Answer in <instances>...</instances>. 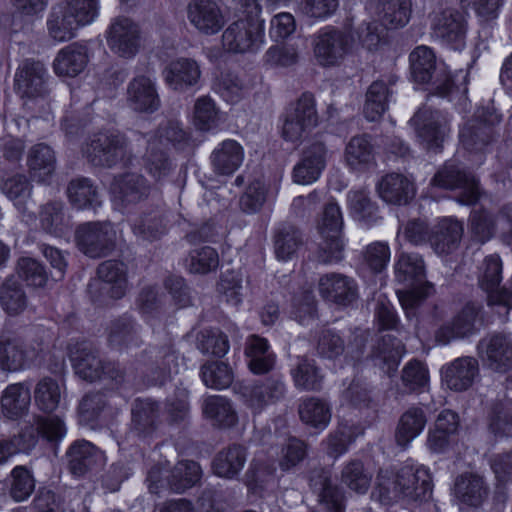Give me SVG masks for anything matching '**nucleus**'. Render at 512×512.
Masks as SVG:
<instances>
[{
  "mask_svg": "<svg viewBox=\"0 0 512 512\" xmlns=\"http://www.w3.org/2000/svg\"><path fill=\"white\" fill-rule=\"evenodd\" d=\"M431 27L433 34L452 49L460 50L465 46L467 25L460 12L446 9L436 13Z\"/></svg>",
  "mask_w": 512,
  "mask_h": 512,
  "instance_id": "aec40b11",
  "label": "nucleus"
},
{
  "mask_svg": "<svg viewBox=\"0 0 512 512\" xmlns=\"http://www.w3.org/2000/svg\"><path fill=\"white\" fill-rule=\"evenodd\" d=\"M43 66H21L15 74V89L22 98H37L47 94Z\"/></svg>",
  "mask_w": 512,
  "mask_h": 512,
  "instance_id": "e433bc0d",
  "label": "nucleus"
},
{
  "mask_svg": "<svg viewBox=\"0 0 512 512\" xmlns=\"http://www.w3.org/2000/svg\"><path fill=\"white\" fill-rule=\"evenodd\" d=\"M247 460L246 448L242 445L233 444L222 449L214 458L212 468L215 475L233 479L236 477Z\"/></svg>",
  "mask_w": 512,
  "mask_h": 512,
  "instance_id": "a19ab883",
  "label": "nucleus"
},
{
  "mask_svg": "<svg viewBox=\"0 0 512 512\" xmlns=\"http://www.w3.org/2000/svg\"><path fill=\"white\" fill-rule=\"evenodd\" d=\"M117 233L111 222H88L76 230V242L80 251L91 258L111 253L116 246Z\"/></svg>",
  "mask_w": 512,
  "mask_h": 512,
  "instance_id": "1a4fd4ad",
  "label": "nucleus"
},
{
  "mask_svg": "<svg viewBox=\"0 0 512 512\" xmlns=\"http://www.w3.org/2000/svg\"><path fill=\"white\" fill-rule=\"evenodd\" d=\"M100 0H61L51 8L47 30L51 39L66 42L99 16Z\"/></svg>",
  "mask_w": 512,
  "mask_h": 512,
  "instance_id": "7ed1b4c3",
  "label": "nucleus"
},
{
  "mask_svg": "<svg viewBox=\"0 0 512 512\" xmlns=\"http://www.w3.org/2000/svg\"><path fill=\"white\" fill-rule=\"evenodd\" d=\"M139 328L140 326L128 316L112 321L108 334L110 346L119 350L139 346L142 342Z\"/></svg>",
  "mask_w": 512,
  "mask_h": 512,
  "instance_id": "c03bdc74",
  "label": "nucleus"
},
{
  "mask_svg": "<svg viewBox=\"0 0 512 512\" xmlns=\"http://www.w3.org/2000/svg\"><path fill=\"white\" fill-rule=\"evenodd\" d=\"M482 306L469 302L452 318L441 325L435 332V341L441 345L469 337L477 332L476 323L480 318Z\"/></svg>",
  "mask_w": 512,
  "mask_h": 512,
  "instance_id": "2eb2a0df",
  "label": "nucleus"
},
{
  "mask_svg": "<svg viewBox=\"0 0 512 512\" xmlns=\"http://www.w3.org/2000/svg\"><path fill=\"white\" fill-rule=\"evenodd\" d=\"M318 292L325 301L344 307L352 305L359 297L356 280L336 272L320 276Z\"/></svg>",
  "mask_w": 512,
  "mask_h": 512,
  "instance_id": "dca6fc26",
  "label": "nucleus"
},
{
  "mask_svg": "<svg viewBox=\"0 0 512 512\" xmlns=\"http://www.w3.org/2000/svg\"><path fill=\"white\" fill-rule=\"evenodd\" d=\"M75 373L83 380L94 382L110 379L115 384L124 380V373L116 363L106 362L98 351L88 343L76 344L70 352Z\"/></svg>",
  "mask_w": 512,
  "mask_h": 512,
  "instance_id": "423d86ee",
  "label": "nucleus"
},
{
  "mask_svg": "<svg viewBox=\"0 0 512 512\" xmlns=\"http://www.w3.org/2000/svg\"><path fill=\"white\" fill-rule=\"evenodd\" d=\"M204 416L209 419L214 426L228 428L237 422V414L232 407L231 402L219 395L207 397L202 406Z\"/></svg>",
  "mask_w": 512,
  "mask_h": 512,
  "instance_id": "3c124183",
  "label": "nucleus"
},
{
  "mask_svg": "<svg viewBox=\"0 0 512 512\" xmlns=\"http://www.w3.org/2000/svg\"><path fill=\"white\" fill-rule=\"evenodd\" d=\"M136 141L147 143V149L142 157V165L145 171L157 182L168 177L175 165L164 148L157 145V141L146 140L141 133L136 134Z\"/></svg>",
  "mask_w": 512,
  "mask_h": 512,
  "instance_id": "7c9ffc66",
  "label": "nucleus"
},
{
  "mask_svg": "<svg viewBox=\"0 0 512 512\" xmlns=\"http://www.w3.org/2000/svg\"><path fill=\"white\" fill-rule=\"evenodd\" d=\"M245 355L248 366L254 374H265L275 365L276 356L271 351L268 341L258 335H251L245 343Z\"/></svg>",
  "mask_w": 512,
  "mask_h": 512,
  "instance_id": "c9c22d12",
  "label": "nucleus"
},
{
  "mask_svg": "<svg viewBox=\"0 0 512 512\" xmlns=\"http://www.w3.org/2000/svg\"><path fill=\"white\" fill-rule=\"evenodd\" d=\"M463 224L452 218H444L432 229L429 243L438 255H448L454 252L461 241Z\"/></svg>",
  "mask_w": 512,
  "mask_h": 512,
  "instance_id": "c85d7f7f",
  "label": "nucleus"
},
{
  "mask_svg": "<svg viewBox=\"0 0 512 512\" xmlns=\"http://www.w3.org/2000/svg\"><path fill=\"white\" fill-rule=\"evenodd\" d=\"M107 41L110 49L116 55L130 60L140 50L139 27L128 18H116L109 28Z\"/></svg>",
  "mask_w": 512,
  "mask_h": 512,
  "instance_id": "a211bd4d",
  "label": "nucleus"
},
{
  "mask_svg": "<svg viewBox=\"0 0 512 512\" xmlns=\"http://www.w3.org/2000/svg\"><path fill=\"white\" fill-rule=\"evenodd\" d=\"M454 494L462 504L477 507L487 497L488 489L481 476L465 473L456 479Z\"/></svg>",
  "mask_w": 512,
  "mask_h": 512,
  "instance_id": "79ce46f5",
  "label": "nucleus"
},
{
  "mask_svg": "<svg viewBox=\"0 0 512 512\" xmlns=\"http://www.w3.org/2000/svg\"><path fill=\"white\" fill-rule=\"evenodd\" d=\"M432 492V477L422 465L404 464L398 469L381 468L373 497L384 505L404 501L420 502L424 512H437L435 503L428 501Z\"/></svg>",
  "mask_w": 512,
  "mask_h": 512,
  "instance_id": "f257e3e1",
  "label": "nucleus"
},
{
  "mask_svg": "<svg viewBox=\"0 0 512 512\" xmlns=\"http://www.w3.org/2000/svg\"><path fill=\"white\" fill-rule=\"evenodd\" d=\"M39 346L26 343L20 337L0 336V368L5 371H19L37 358Z\"/></svg>",
  "mask_w": 512,
  "mask_h": 512,
  "instance_id": "6ab92c4d",
  "label": "nucleus"
},
{
  "mask_svg": "<svg viewBox=\"0 0 512 512\" xmlns=\"http://www.w3.org/2000/svg\"><path fill=\"white\" fill-rule=\"evenodd\" d=\"M83 154L94 166H131L135 159L134 149L126 135L118 130H106L94 134L83 148Z\"/></svg>",
  "mask_w": 512,
  "mask_h": 512,
  "instance_id": "20e7f679",
  "label": "nucleus"
},
{
  "mask_svg": "<svg viewBox=\"0 0 512 512\" xmlns=\"http://www.w3.org/2000/svg\"><path fill=\"white\" fill-rule=\"evenodd\" d=\"M214 89L226 102L236 104L245 96L248 87L238 75L227 69L216 75Z\"/></svg>",
  "mask_w": 512,
  "mask_h": 512,
  "instance_id": "bf43d9fd",
  "label": "nucleus"
},
{
  "mask_svg": "<svg viewBox=\"0 0 512 512\" xmlns=\"http://www.w3.org/2000/svg\"><path fill=\"white\" fill-rule=\"evenodd\" d=\"M210 159L217 174L231 175L241 166L244 151L237 141L227 139L213 150Z\"/></svg>",
  "mask_w": 512,
  "mask_h": 512,
  "instance_id": "4c0bfd02",
  "label": "nucleus"
},
{
  "mask_svg": "<svg viewBox=\"0 0 512 512\" xmlns=\"http://www.w3.org/2000/svg\"><path fill=\"white\" fill-rule=\"evenodd\" d=\"M285 384L280 376H270L254 382L242 389L245 404L254 412L260 413L266 406L283 399Z\"/></svg>",
  "mask_w": 512,
  "mask_h": 512,
  "instance_id": "f3484780",
  "label": "nucleus"
},
{
  "mask_svg": "<svg viewBox=\"0 0 512 512\" xmlns=\"http://www.w3.org/2000/svg\"><path fill=\"white\" fill-rule=\"evenodd\" d=\"M397 81V77L392 75L386 82L383 79L374 81L366 92L364 104V115L369 121L379 120L388 110V104L392 97L393 90L391 86Z\"/></svg>",
  "mask_w": 512,
  "mask_h": 512,
  "instance_id": "473e14b6",
  "label": "nucleus"
},
{
  "mask_svg": "<svg viewBox=\"0 0 512 512\" xmlns=\"http://www.w3.org/2000/svg\"><path fill=\"white\" fill-rule=\"evenodd\" d=\"M99 279L108 287H102L112 298H121L127 289L126 266L123 262L107 260L97 269Z\"/></svg>",
  "mask_w": 512,
  "mask_h": 512,
  "instance_id": "49530a36",
  "label": "nucleus"
},
{
  "mask_svg": "<svg viewBox=\"0 0 512 512\" xmlns=\"http://www.w3.org/2000/svg\"><path fill=\"white\" fill-rule=\"evenodd\" d=\"M35 489V479L32 471L26 466H15L9 478V496L15 502L27 500Z\"/></svg>",
  "mask_w": 512,
  "mask_h": 512,
  "instance_id": "69168bd1",
  "label": "nucleus"
},
{
  "mask_svg": "<svg viewBox=\"0 0 512 512\" xmlns=\"http://www.w3.org/2000/svg\"><path fill=\"white\" fill-rule=\"evenodd\" d=\"M310 487L318 494L321 510L311 512H344V494L331 482V473L324 468L311 471Z\"/></svg>",
  "mask_w": 512,
  "mask_h": 512,
  "instance_id": "393cba45",
  "label": "nucleus"
},
{
  "mask_svg": "<svg viewBox=\"0 0 512 512\" xmlns=\"http://www.w3.org/2000/svg\"><path fill=\"white\" fill-rule=\"evenodd\" d=\"M139 361L150 369L159 370L162 376H166L177 367L178 355L169 340L162 346H150L145 349Z\"/></svg>",
  "mask_w": 512,
  "mask_h": 512,
  "instance_id": "de8ad7c7",
  "label": "nucleus"
},
{
  "mask_svg": "<svg viewBox=\"0 0 512 512\" xmlns=\"http://www.w3.org/2000/svg\"><path fill=\"white\" fill-rule=\"evenodd\" d=\"M394 269L396 280L407 287H412L408 290L397 291L406 317L412 319L417 316V309L424 300L434 293V286L430 282L424 281L426 277L425 262L418 253H400Z\"/></svg>",
  "mask_w": 512,
  "mask_h": 512,
  "instance_id": "f03ea898",
  "label": "nucleus"
},
{
  "mask_svg": "<svg viewBox=\"0 0 512 512\" xmlns=\"http://www.w3.org/2000/svg\"><path fill=\"white\" fill-rule=\"evenodd\" d=\"M189 23L200 34H218L227 23V15L216 0H191L186 8Z\"/></svg>",
  "mask_w": 512,
  "mask_h": 512,
  "instance_id": "4468645a",
  "label": "nucleus"
},
{
  "mask_svg": "<svg viewBox=\"0 0 512 512\" xmlns=\"http://www.w3.org/2000/svg\"><path fill=\"white\" fill-rule=\"evenodd\" d=\"M369 10L385 28L398 29L405 27L412 17V0H374Z\"/></svg>",
  "mask_w": 512,
  "mask_h": 512,
  "instance_id": "a878e982",
  "label": "nucleus"
},
{
  "mask_svg": "<svg viewBox=\"0 0 512 512\" xmlns=\"http://www.w3.org/2000/svg\"><path fill=\"white\" fill-rule=\"evenodd\" d=\"M68 467L72 474L82 476L105 463L104 453L92 443L79 440L67 451Z\"/></svg>",
  "mask_w": 512,
  "mask_h": 512,
  "instance_id": "cd10ccee",
  "label": "nucleus"
},
{
  "mask_svg": "<svg viewBox=\"0 0 512 512\" xmlns=\"http://www.w3.org/2000/svg\"><path fill=\"white\" fill-rule=\"evenodd\" d=\"M41 227L49 234L61 236L69 228V220L64 213V204L52 201L45 204L40 211Z\"/></svg>",
  "mask_w": 512,
  "mask_h": 512,
  "instance_id": "052dcab7",
  "label": "nucleus"
},
{
  "mask_svg": "<svg viewBox=\"0 0 512 512\" xmlns=\"http://www.w3.org/2000/svg\"><path fill=\"white\" fill-rule=\"evenodd\" d=\"M479 374L476 358L462 356L445 364L441 368L442 381L450 390L462 392L468 390Z\"/></svg>",
  "mask_w": 512,
  "mask_h": 512,
  "instance_id": "b1692460",
  "label": "nucleus"
},
{
  "mask_svg": "<svg viewBox=\"0 0 512 512\" xmlns=\"http://www.w3.org/2000/svg\"><path fill=\"white\" fill-rule=\"evenodd\" d=\"M449 122L447 114L429 108L420 109L410 120L422 145L433 152H439L448 137Z\"/></svg>",
  "mask_w": 512,
  "mask_h": 512,
  "instance_id": "9d476101",
  "label": "nucleus"
},
{
  "mask_svg": "<svg viewBox=\"0 0 512 512\" xmlns=\"http://www.w3.org/2000/svg\"><path fill=\"white\" fill-rule=\"evenodd\" d=\"M411 76L416 83H431L438 94L445 96L456 91L467 92L469 69H459L453 75L446 66H411Z\"/></svg>",
  "mask_w": 512,
  "mask_h": 512,
  "instance_id": "f8f14e48",
  "label": "nucleus"
},
{
  "mask_svg": "<svg viewBox=\"0 0 512 512\" xmlns=\"http://www.w3.org/2000/svg\"><path fill=\"white\" fill-rule=\"evenodd\" d=\"M298 412L300 419L306 425L323 430L331 420L329 404L317 397H307L301 400Z\"/></svg>",
  "mask_w": 512,
  "mask_h": 512,
  "instance_id": "603ef678",
  "label": "nucleus"
},
{
  "mask_svg": "<svg viewBox=\"0 0 512 512\" xmlns=\"http://www.w3.org/2000/svg\"><path fill=\"white\" fill-rule=\"evenodd\" d=\"M501 121L502 116L492 112L484 122H468L460 131V141L463 147L468 151H482L493 139L492 126Z\"/></svg>",
  "mask_w": 512,
  "mask_h": 512,
  "instance_id": "c756f323",
  "label": "nucleus"
},
{
  "mask_svg": "<svg viewBox=\"0 0 512 512\" xmlns=\"http://www.w3.org/2000/svg\"><path fill=\"white\" fill-rule=\"evenodd\" d=\"M502 280V261L497 254L484 258L478 268V283L488 295L490 305L503 306L508 312L512 308V292L499 285Z\"/></svg>",
  "mask_w": 512,
  "mask_h": 512,
  "instance_id": "ddd939ff",
  "label": "nucleus"
},
{
  "mask_svg": "<svg viewBox=\"0 0 512 512\" xmlns=\"http://www.w3.org/2000/svg\"><path fill=\"white\" fill-rule=\"evenodd\" d=\"M193 120L201 131H209L218 126L221 120L220 111L211 97L205 95L195 101Z\"/></svg>",
  "mask_w": 512,
  "mask_h": 512,
  "instance_id": "774afa93",
  "label": "nucleus"
},
{
  "mask_svg": "<svg viewBox=\"0 0 512 512\" xmlns=\"http://www.w3.org/2000/svg\"><path fill=\"white\" fill-rule=\"evenodd\" d=\"M200 376L205 386L212 389H225L233 382V372L224 362L210 361L201 366Z\"/></svg>",
  "mask_w": 512,
  "mask_h": 512,
  "instance_id": "338daca9",
  "label": "nucleus"
},
{
  "mask_svg": "<svg viewBox=\"0 0 512 512\" xmlns=\"http://www.w3.org/2000/svg\"><path fill=\"white\" fill-rule=\"evenodd\" d=\"M343 217L335 202L325 205L319 232L322 241L319 244L317 259L323 264L337 263L343 259L344 242L342 237Z\"/></svg>",
  "mask_w": 512,
  "mask_h": 512,
  "instance_id": "6e6552de",
  "label": "nucleus"
},
{
  "mask_svg": "<svg viewBox=\"0 0 512 512\" xmlns=\"http://www.w3.org/2000/svg\"><path fill=\"white\" fill-rule=\"evenodd\" d=\"M480 357L495 371L512 367V337L507 333L489 335L478 343Z\"/></svg>",
  "mask_w": 512,
  "mask_h": 512,
  "instance_id": "412c9836",
  "label": "nucleus"
},
{
  "mask_svg": "<svg viewBox=\"0 0 512 512\" xmlns=\"http://www.w3.org/2000/svg\"><path fill=\"white\" fill-rule=\"evenodd\" d=\"M245 19L233 22L222 35L223 47L232 53L251 52L262 41L261 26L256 18L261 13L258 0H234Z\"/></svg>",
  "mask_w": 512,
  "mask_h": 512,
  "instance_id": "39448f33",
  "label": "nucleus"
},
{
  "mask_svg": "<svg viewBox=\"0 0 512 512\" xmlns=\"http://www.w3.org/2000/svg\"><path fill=\"white\" fill-rule=\"evenodd\" d=\"M165 227L163 212L159 208L144 212L132 224L134 234L148 241L158 239L165 233Z\"/></svg>",
  "mask_w": 512,
  "mask_h": 512,
  "instance_id": "13d9d810",
  "label": "nucleus"
},
{
  "mask_svg": "<svg viewBox=\"0 0 512 512\" xmlns=\"http://www.w3.org/2000/svg\"><path fill=\"white\" fill-rule=\"evenodd\" d=\"M403 354L402 342L395 337L386 335L378 343L372 357L374 365L390 375L397 370Z\"/></svg>",
  "mask_w": 512,
  "mask_h": 512,
  "instance_id": "8fccbe9b",
  "label": "nucleus"
},
{
  "mask_svg": "<svg viewBox=\"0 0 512 512\" xmlns=\"http://www.w3.org/2000/svg\"><path fill=\"white\" fill-rule=\"evenodd\" d=\"M431 184L443 189H459L458 202L461 204H475L480 197L478 180L454 161L446 162L434 175Z\"/></svg>",
  "mask_w": 512,
  "mask_h": 512,
  "instance_id": "9b49d317",
  "label": "nucleus"
},
{
  "mask_svg": "<svg viewBox=\"0 0 512 512\" xmlns=\"http://www.w3.org/2000/svg\"><path fill=\"white\" fill-rule=\"evenodd\" d=\"M27 166L33 180L47 182L56 169L54 151L44 143L32 146L27 155Z\"/></svg>",
  "mask_w": 512,
  "mask_h": 512,
  "instance_id": "58836bf2",
  "label": "nucleus"
},
{
  "mask_svg": "<svg viewBox=\"0 0 512 512\" xmlns=\"http://www.w3.org/2000/svg\"><path fill=\"white\" fill-rule=\"evenodd\" d=\"M200 465L191 460L179 461L171 470L167 478L170 489L175 493H183L195 486L201 479Z\"/></svg>",
  "mask_w": 512,
  "mask_h": 512,
  "instance_id": "864d4df0",
  "label": "nucleus"
},
{
  "mask_svg": "<svg viewBox=\"0 0 512 512\" xmlns=\"http://www.w3.org/2000/svg\"><path fill=\"white\" fill-rule=\"evenodd\" d=\"M379 197L391 205H406L416 194V187L409 177L400 173H389L376 184Z\"/></svg>",
  "mask_w": 512,
  "mask_h": 512,
  "instance_id": "bb28decb",
  "label": "nucleus"
},
{
  "mask_svg": "<svg viewBox=\"0 0 512 512\" xmlns=\"http://www.w3.org/2000/svg\"><path fill=\"white\" fill-rule=\"evenodd\" d=\"M344 160L349 169L363 172L375 164L374 149L369 136L352 137L344 150Z\"/></svg>",
  "mask_w": 512,
  "mask_h": 512,
  "instance_id": "ea45409f",
  "label": "nucleus"
},
{
  "mask_svg": "<svg viewBox=\"0 0 512 512\" xmlns=\"http://www.w3.org/2000/svg\"><path fill=\"white\" fill-rule=\"evenodd\" d=\"M295 386L306 391H317L321 389L323 375L320 368L312 359L301 358L297 367L292 371Z\"/></svg>",
  "mask_w": 512,
  "mask_h": 512,
  "instance_id": "680f3d73",
  "label": "nucleus"
},
{
  "mask_svg": "<svg viewBox=\"0 0 512 512\" xmlns=\"http://www.w3.org/2000/svg\"><path fill=\"white\" fill-rule=\"evenodd\" d=\"M372 480V474L365 469L360 460H350L341 471V482L350 490L364 494L368 491Z\"/></svg>",
  "mask_w": 512,
  "mask_h": 512,
  "instance_id": "0e129e2a",
  "label": "nucleus"
},
{
  "mask_svg": "<svg viewBox=\"0 0 512 512\" xmlns=\"http://www.w3.org/2000/svg\"><path fill=\"white\" fill-rule=\"evenodd\" d=\"M159 408L150 400H136L132 408L131 427L137 435L152 436L158 429Z\"/></svg>",
  "mask_w": 512,
  "mask_h": 512,
  "instance_id": "a18cd8bd",
  "label": "nucleus"
},
{
  "mask_svg": "<svg viewBox=\"0 0 512 512\" xmlns=\"http://www.w3.org/2000/svg\"><path fill=\"white\" fill-rule=\"evenodd\" d=\"M1 190L21 214L29 213L32 185L25 175L17 174L7 178L2 183Z\"/></svg>",
  "mask_w": 512,
  "mask_h": 512,
  "instance_id": "5fc2aeb1",
  "label": "nucleus"
},
{
  "mask_svg": "<svg viewBox=\"0 0 512 512\" xmlns=\"http://www.w3.org/2000/svg\"><path fill=\"white\" fill-rule=\"evenodd\" d=\"M303 241L300 232L292 227L285 226L277 230L274 236V252L281 261L291 260L301 247Z\"/></svg>",
  "mask_w": 512,
  "mask_h": 512,
  "instance_id": "e2e57ef3",
  "label": "nucleus"
},
{
  "mask_svg": "<svg viewBox=\"0 0 512 512\" xmlns=\"http://www.w3.org/2000/svg\"><path fill=\"white\" fill-rule=\"evenodd\" d=\"M314 53L320 60L337 61L352 54L348 38L335 30L323 31L314 40Z\"/></svg>",
  "mask_w": 512,
  "mask_h": 512,
  "instance_id": "f704fd0d",
  "label": "nucleus"
},
{
  "mask_svg": "<svg viewBox=\"0 0 512 512\" xmlns=\"http://www.w3.org/2000/svg\"><path fill=\"white\" fill-rule=\"evenodd\" d=\"M327 148L323 142H315L305 148L292 171L293 182L308 185L318 180L326 167Z\"/></svg>",
  "mask_w": 512,
  "mask_h": 512,
  "instance_id": "5701e85b",
  "label": "nucleus"
},
{
  "mask_svg": "<svg viewBox=\"0 0 512 512\" xmlns=\"http://www.w3.org/2000/svg\"><path fill=\"white\" fill-rule=\"evenodd\" d=\"M30 403L31 392L29 385L26 383L10 384L1 395V413L9 420H18L28 413Z\"/></svg>",
  "mask_w": 512,
  "mask_h": 512,
  "instance_id": "2f4dec72",
  "label": "nucleus"
},
{
  "mask_svg": "<svg viewBox=\"0 0 512 512\" xmlns=\"http://www.w3.org/2000/svg\"><path fill=\"white\" fill-rule=\"evenodd\" d=\"M67 196L78 210L95 209L101 205L98 187L89 178L72 179L67 186Z\"/></svg>",
  "mask_w": 512,
  "mask_h": 512,
  "instance_id": "37998d69",
  "label": "nucleus"
},
{
  "mask_svg": "<svg viewBox=\"0 0 512 512\" xmlns=\"http://www.w3.org/2000/svg\"><path fill=\"white\" fill-rule=\"evenodd\" d=\"M62 391L57 380L51 377L40 379L34 388V402L45 413L55 411L61 402Z\"/></svg>",
  "mask_w": 512,
  "mask_h": 512,
  "instance_id": "4d7b16f0",
  "label": "nucleus"
},
{
  "mask_svg": "<svg viewBox=\"0 0 512 512\" xmlns=\"http://www.w3.org/2000/svg\"><path fill=\"white\" fill-rule=\"evenodd\" d=\"M319 116L316 99L310 92H304L285 112L282 125V137L293 143L301 142L315 127Z\"/></svg>",
  "mask_w": 512,
  "mask_h": 512,
  "instance_id": "0eeeda50",
  "label": "nucleus"
},
{
  "mask_svg": "<svg viewBox=\"0 0 512 512\" xmlns=\"http://www.w3.org/2000/svg\"><path fill=\"white\" fill-rule=\"evenodd\" d=\"M128 103L140 112H154L160 105L159 96L152 80L145 76L134 78L128 86Z\"/></svg>",
  "mask_w": 512,
  "mask_h": 512,
  "instance_id": "72a5a7b5",
  "label": "nucleus"
},
{
  "mask_svg": "<svg viewBox=\"0 0 512 512\" xmlns=\"http://www.w3.org/2000/svg\"><path fill=\"white\" fill-rule=\"evenodd\" d=\"M151 185L138 173H124L114 178L111 193L115 202L123 207L135 205L148 198Z\"/></svg>",
  "mask_w": 512,
  "mask_h": 512,
  "instance_id": "4be33fe9",
  "label": "nucleus"
},
{
  "mask_svg": "<svg viewBox=\"0 0 512 512\" xmlns=\"http://www.w3.org/2000/svg\"><path fill=\"white\" fill-rule=\"evenodd\" d=\"M427 423L425 412L419 407H410L400 417L395 439L398 445L407 447L423 431Z\"/></svg>",
  "mask_w": 512,
  "mask_h": 512,
  "instance_id": "09e8293b",
  "label": "nucleus"
},
{
  "mask_svg": "<svg viewBox=\"0 0 512 512\" xmlns=\"http://www.w3.org/2000/svg\"><path fill=\"white\" fill-rule=\"evenodd\" d=\"M348 203L353 217L366 226L375 224L380 218L377 204L365 190L350 191Z\"/></svg>",
  "mask_w": 512,
  "mask_h": 512,
  "instance_id": "6e6d98bb",
  "label": "nucleus"
}]
</instances>
